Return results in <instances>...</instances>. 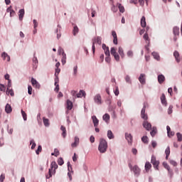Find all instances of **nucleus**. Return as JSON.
Here are the masks:
<instances>
[{"label": "nucleus", "mask_w": 182, "mask_h": 182, "mask_svg": "<svg viewBox=\"0 0 182 182\" xmlns=\"http://www.w3.org/2000/svg\"><path fill=\"white\" fill-rule=\"evenodd\" d=\"M127 55L128 58H132L133 56V51L132 50L127 51Z\"/></svg>", "instance_id": "56"}, {"label": "nucleus", "mask_w": 182, "mask_h": 182, "mask_svg": "<svg viewBox=\"0 0 182 182\" xmlns=\"http://www.w3.org/2000/svg\"><path fill=\"white\" fill-rule=\"evenodd\" d=\"M166 130H167L168 136L170 137V132H171V129L170 128V126L166 127Z\"/></svg>", "instance_id": "60"}, {"label": "nucleus", "mask_w": 182, "mask_h": 182, "mask_svg": "<svg viewBox=\"0 0 182 182\" xmlns=\"http://www.w3.org/2000/svg\"><path fill=\"white\" fill-rule=\"evenodd\" d=\"M60 130H62L63 133H62V136L65 139V137H66V127H63V125H62L60 127Z\"/></svg>", "instance_id": "31"}, {"label": "nucleus", "mask_w": 182, "mask_h": 182, "mask_svg": "<svg viewBox=\"0 0 182 182\" xmlns=\"http://www.w3.org/2000/svg\"><path fill=\"white\" fill-rule=\"evenodd\" d=\"M1 58H3L4 60H6L7 62H9L11 60V57L6 54V53H3L1 55Z\"/></svg>", "instance_id": "20"}, {"label": "nucleus", "mask_w": 182, "mask_h": 182, "mask_svg": "<svg viewBox=\"0 0 182 182\" xmlns=\"http://www.w3.org/2000/svg\"><path fill=\"white\" fill-rule=\"evenodd\" d=\"M151 164H153L154 168H156V170H159V164H160V162L156 159V156H152L151 160Z\"/></svg>", "instance_id": "7"}, {"label": "nucleus", "mask_w": 182, "mask_h": 182, "mask_svg": "<svg viewBox=\"0 0 182 182\" xmlns=\"http://www.w3.org/2000/svg\"><path fill=\"white\" fill-rule=\"evenodd\" d=\"M112 36H113V38H114L113 43H114V45H117V34L116 33V31H113L112 32Z\"/></svg>", "instance_id": "19"}, {"label": "nucleus", "mask_w": 182, "mask_h": 182, "mask_svg": "<svg viewBox=\"0 0 182 182\" xmlns=\"http://www.w3.org/2000/svg\"><path fill=\"white\" fill-rule=\"evenodd\" d=\"M173 33L174 36H178V35H180V28L177 26L173 27Z\"/></svg>", "instance_id": "13"}, {"label": "nucleus", "mask_w": 182, "mask_h": 182, "mask_svg": "<svg viewBox=\"0 0 182 182\" xmlns=\"http://www.w3.org/2000/svg\"><path fill=\"white\" fill-rule=\"evenodd\" d=\"M18 14L19 20L22 21L23 19V15H25V10L23 9H20Z\"/></svg>", "instance_id": "17"}, {"label": "nucleus", "mask_w": 182, "mask_h": 182, "mask_svg": "<svg viewBox=\"0 0 182 182\" xmlns=\"http://www.w3.org/2000/svg\"><path fill=\"white\" fill-rule=\"evenodd\" d=\"M144 39L148 45L150 43V38H149V34H147V33L144 35Z\"/></svg>", "instance_id": "35"}, {"label": "nucleus", "mask_w": 182, "mask_h": 182, "mask_svg": "<svg viewBox=\"0 0 182 182\" xmlns=\"http://www.w3.org/2000/svg\"><path fill=\"white\" fill-rule=\"evenodd\" d=\"M146 17L142 16V18H141V26L142 28H146Z\"/></svg>", "instance_id": "29"}, {"label": "nucleus", "mask_w": 182, "mask_h": 182, "mask_svg": "<svg viewBox=\"0 0 182 182\" xmlns=\"http://www.w3.org/2000/svg\"><path fill=\"white\" fill-rule=\"evenodd\" d=\"M95 43H98V45H102V37H96L92 39V53L95 54L96 50V47L95 46Z\"/></svg>", "instance_id": "5"}, {"label": "nucleus", "mask_w": 182, "mask_h": 182, "mask_svg": "<svg viewBox=\"0 0 182 182\" xmlns=\"http://www.w3.org/2000/svg\"><path fill=\"white\" fill-rule=\"evenodd\" d=\"M73 75L74 76H76V75H77V65H75L73 68Z\"/></svg>", "instance_id": "50"}, {"label": "nucleus", "mask_w": 182, "mask_h": 182, "mask_svg": "<svg viewBox=\"0 0 182 182\" xmlns=\"http://www.w3.org/2000/svg\"><path fill=\"white\" fill-rule=\"evenodd\" d=\"M64 164H65V161H63V158H59L58 160V164L59 166H63Z\"/></svg>", "instance_id": "41"}, {"label": "nucleus", "mask_w": 182, "mask_h": 182, "mask_svg": "<svg viewBox=\"0 0 182 182\" xmlns=\"http://www.w3.org/2000/svg\"><path fill=\"white\" fill-rule=\"evenodd\" d=\"M107 57L105 58V62H107V63H110V55H106Z\"/></svg>", "instance_id": "61"}, {"label": "nucleus", "mask_w": 182, "mask_h": 182, "mask_svg": "<svg viewBox=\"0 0 182 182\" xmlns=\"http://www.w3.org/2000/svg\"><path fill=\"white\" fill-rule=\"evenodd\" d=\"M102 49L105 50L106 56H110V50H109V47L107 46L106 44H102Z\"/></svg>", "instance_id": "11"}, {"label": "nucleus", "mask_w": 182, "mask_h": 182, "mask_svg": "<svg viewBox=\"0 0 182 182\" xmlns=\"http://www.w3.org/2000/svg\"><path fill=\"white\" fill-rule=\"evenodd\" d=\"M21 114L23 120L26 121L28 119V117H27L26 113L23 111V109H21Z\"/></svg>", "instance_id": "42"}, {"label": "nucleus", "mask_w": 182, "mask_h": 182, "mask_svg": "<svg viewBox=\"0 0 182 182\" xmlns=\"http://www.w3.org/2000/svg\"><path fill=\"white\" fill-rule=\"evenodd\" d=\"M5 112L6 113H11L12 112V107H11V105L9 104L6 105Z\"/></svg>", "instance_id": "25"}, {"label": "nucleus", "mask_w": 182, "mask_h": 182, "mask_svg": "<svg viewBox=\"0 0 182 182\" xmlns=\"http://www.w3.org/2000/svg\"><path fill=\"white\" fill-rule=\"evenodd\" d=\"M176 136H177L178 141H182V135H181V134L178 132L176 134Z\"/></svg>", "instance_id": "49"}, {"label": "nucleus", "mask_w": 182, "mask_h": 182, "mask_svg": "<svg viewBox=\"0 0 182 182\" xmlns=\"http://www.w3.org/2000/svg\"><path fill=\"white\" fill-rule=\"evenodd\" d=\"M169 163H170V164H171L174 167H176L177 166V162L174 160H170Z\"/></svg>", "instance_id": "54"}, {"label": "nucleus", "mask_w": 182, "mask_h": 182, "mask_svg": "<svg viewBox=\"0 0 182 182\" xmlns=\"http://www.w3.org/2000/svg\"><path fill=\"white\" fill-rule=\"evenodd\" d=\"M30 144H32V146H31L32 150H33V149H35V147H36V144L35 143V141H33V140L31 141Z\"/></svg>", "instance_id": "48"}, {"label": "nucleus", "mask_w": 182, "mask_h": 182, "mask_svg": "<svg viewBox=\"0 0 182 182\" xmlns=\"http://www.w3.org/2000/svg\"><path fill=\"white\" fill-rule=\"evenodd\" d=\"M31 85L36 89H41V84L33 77L31 78Z\"/></svg>", "instance_id": "8"}, {"label": "nucleus", "mask_w": 182, "mask_h": 182, "mask_svg": "<svg viewBox=\"0 0 182 182\" xmlns=\"http://www.w3.org/2000/svg\"><path fill=\"white\" fill-rule=\"evenodd\" d=\"M59 73H60V68H55V76H59Z\"/></svg>", "instance_id": "57"}, {"label": "nucleus", "mask_w": 182, "mask_h": 182, "mask_svg": "<svg viewBox=\"0 0 182 182\" xmlns=\"http://www.w3.org/2000/svg\"><path fill=\"white\" fill-rule=\"evenodd\" d=\"M161 102L164 106H167V100H166V95L163 94L161 97Z\"/></svg>", "instance_id": "27"}, {"label": "nucleus", "mask_w": 182, "mask_h": 182, "mask_svg": "<svg viewBox=\"0 0 182 182\" xmlns=\"http://www.w3.org/2000/svg\"><path fill=\"white\" fill-rule=\"evenodd\" d=\"M7 12H10V16L12 17V16H15L16 15V13H15V11L12 10V6H10L7 10H6Z\"/></svg>", "instance_id": "21"}, {"label": "nucleus", "mask_w": 182, "mask_h": 182, "mask_svg": "<svg viewBox=\"0 0 182 182\" xmlns=\"http://www.w3.org/2000/svg\"><path fill=\"white\" fill-rule=\"evenodd\" d=\"M163 164H164V167H165L166 170H170V166H168L167 163H164Z\"/></svg>", "instance_id": "64"}, {"label": "nucleus", "mask_w": 182, "mask_h": 182, "mask_svg": "<svg viewBox=\"0 0 182 182\" xmlns=\"http://www.w3.org/2000/svg\"><path fill=\"white\" fill-rule=\"evenodd\" d=\"M51 156H55V157H58V156H59V150H58L57 149H54V153H52Z\"/></svg>", "instance_id": "43"}, {"label": "nucleus", "mask_w": 182, "mask_h": 182, "mask_svg": "<svg viewBox=\"0 0 182 182\" xmlns=\"http://www.w3.org/2000/svg\"><path fill=\"white\" fill-rule=\"evenodd\" d=\"M94 101L97 105H102V96H100V94H97L94 97Z\"/></svg>", "instance_id": "9"}, {"label": "nucleus", "mask_w": 182, "mask_h": 182, "mask_svg": "<svg viewBox=\"0 0 182 182\" xmlns=\"http://www.w3.org/2000/svg\"><path fill=\"white\" fill-rule=\"evenodd\" d=\"M56 168H58L56 161H52L50 164V168L48 169V174L46 176V178H50V177L56 173Z\"/></svg>", "instance_id": "2"}, {"label": "nucleus", "mask_w": 182, "mask_h": 182, "mask_svg": "<svg viewBox=\"0 0 182 182\" xmlns=\"http://www.w3.org/2000/svg\"><path fill=\"white\" fill-rule=\"evenodd\" d=\"M86 92L84 90H80L79 93L77 94V97H85Z\"/></svg>", "instance_id": "28"}, {"label": "nucleus", "mask_w": 182, "mask_h": 182, "mask_svg": "<svg viewBox=\"0 0 182 182\" xmlns=\"http://www.w3.org/2000/svg\"><path fill=\"white\" fill-rule=\"evenodd\" d=\"M4 180H5V174H1L0 176V181L4 182Z\"/></svg>", "instance_id": "63"}, {"label": "nucleus", "mask_w": 182, "mask_h": 182, "mask_svg": "<svg viewBox=\"0 0 182 182\" xmlns=\"http://www.w3.org/2000/svg\"><path fill=\"white\" fill-rule=\"evenodd\" d=\"M73 107V103L70 100H67V109H68V110H72Z\"/></svg>", "instance_id": "26"}, {"label": "nucleus", "mask_w": 182, "mask_h": 182, "mask_svg": "<svg viewBox=\"0 0 182 182\" xmlns=\"http://www.w3.org/2000/svg\"><path fill=\"white\" fill-rule=\"evenodd\" d=\"M102 119L106 123H108L109 120H110V115H109V114H105L103 115Z\"/></svg>", "instance_id": "30"}, {"label": "nucleus", "mask_w": 182, "mask_h": 182, "mask_svg": "<svg viewBox=\"0 0 182 182\" xmlns=\"http://www.w3.org/2000/svg\"><path fill=\"white\" fill-rule=\"evenodd\" d=\"M151 132L150 134L151 136V137H154L156 136V134H157V128L156 127H153L151 129Z\"/></svg>", "instance_id": "16"}, {"label": "nucleus", "mask_w": 182, "mask_h": 182, "mask_svg": "<svg viewBox=\"0 0 182 182\" xmlns=\"http://www.w3.org/2000/svg\"><path fill=\"white\" fill-rule=\"evenodd\" d=\"M56 85H59V75L55 76V86H56Z\"/></svg>", "instance_id": "55"}, {"label": "nucleus", "mask_w": 182, "mask_h": 182, "mask_svg": "<svg viewBox=\"0 0 182 182\" xmlns=\"http://www.w3.org/2000/svg\"><path fill=\"white\" fill-rule=\"evenodd\" d=\"M58 53H59V55H63V53H65V51L63 50V48H60L58 49Z\"/></svg>", "instance_id": "62"}, {"label": "nucleus", "mask_w": 182, "mask_h": 182, "mask_svg": "<svg viewBox=\"0 0 182 182\" xmlns=\"http://www.w3.org/2000/svg\"><path fill=\"white\" fill-rule=\"evenodd\" d=\"M125 139L127 140L129 144L133 143V136H132V134L125 133Z\"/></svg>", "instance_id": "10"}, {"label": "nucleus", "mask_w": 182, "mask_h": 182, "mask_svg": "<svg viewBox=\"0 0 182 182\" xmlns=\"http://www.w3.org/2000/svg\"><path fill=\"white\" fill-rule=\"evenodd\" d=\"M6 95H7L8 96H11V97H14L15 96V93L14 92V90L9 88V87H7V90L6 91Z\"/></svg>", "instance_id": "14"}, {"label": "nucleus", "mask_w": 182, "mask_h": 182, "mask_svg": "<svg viewBox=\"0 0 182 182\" xmlns=\"http://www.w3.org/2000/svg\"><path fill=\"white\" fill-rule=\"evenodd\" d=\"M110 52L111 55L114 56L115 60H117V62H119V60H120V55H119L117 52H116V48H114V47L111 48Z\"/></svg>", "instance_id": "6"}, {"label": "nucleus", "mask_w": 182, "mask_h": 182, "mask_svg": "<svg viewBox=\"0 0 182 182\" xmlns=\"http://www.w3.org/2000/svg\"><path fill=\"white\" fill-rule=\"evenodd\" d=\"M118 8L119 9V11L123 14L124 12V7L122 6L120 4H118Z\"/></svg>", "instance_id": "44"}, {"label": "nucleus", "mask_w": 182, "mask_h": 182, "mask_svg": "<svg viewBox=\"0 0 182 182\" xmlns=\"http://www.w3.org/2000/svg\"><path fill=\"white\" fill-rule=\"evenodd\" d=\"M107 137L110 140H112V139H114V135L113 134V132H112V130H108V132H107Z\"/></svg>", "instance_id": "32"}, {"label": "nucleus", "mask_w": 182, "mask_h": 182, "mask_svg": "<svg viewBox=\"0 0 182 182\" xmlns=\"http://www.w3.org/2000/svg\"><path fill=\"white\" fill-rule=\"evenodd\" d=\"M78 145H79V137L75 136V141L71 144V147H77Z\"/></svg>", "instance_id": "22"}, {"label": "nucleus", "mask_w": 182, "mask_h": 182, "mask_svg": "<svg viewBox=\"0 0 182 182\" xmlns=\"http://www.w3.org/2000/svg\"><path fill=\"white\" fill-rule=\"evenodd\" d=\"M173 56L176 60V62H180V60H181V58H180V53H178V51H175L173 53Z\"/></svg>", "instance_id": "24"}, {"label": "nucleus", "mask_w": 182, "mask_h": 182, "mask_svg": "<svg viewBox=\"0 0 182 182\" xmlns=\"http://www.w3.org/2000/svg\"><path fill=\"white\" fill-rule=\"evenodd\" d=\"M111 9L112 12H117L118 11L117 6H114V4H113Z\"/></svg>", "instance_id": "51"}, {"label": "nucleus", "mask_w": 182, "mask_h": 182, "mask_svg": "<svg viewBox=\"0 0 182 182\" xmlns=\"http://www.w3.org/2000/svg\"><path fill=\"white\" fill-rule=\"evenodd\" d=\"M151 168V164L150 162L147 161L145 164V170L146 171H149Z\"/></svg>", "instance_id": "34"}, {"label": "nucleus", "mask_w": 182, "mask_h": 182, "mask_svg": "<svg viewBox=\"0 0 182 182\" xmlns=\"http://www.w3.org/2000/svg\"><path fill=\"white\" fill-rule=\"evenodd\" d=\"M43 122L44 123V125L48 127L49 126V119H46L45 117L43 118Z\"/></svg>", "instance_id": "37"}, {"label": "nucleus", "mask_w": 182, "mask_h": 182, "mask_svg": "<svg viewBox=\"0 0 182 182\" xmlns=\"http://www.w3.org/2000/svg\"><path fill=\"white\" fill-rule=\"evenodd\" d=\"M141 141L144 143L145 144H147L149 143V137L147 136H144L141 138Z\"/></svg>", "instance_id": "36"}, {"label": "nucleus", "mask_w": 182, "mask_h": 182, "mask_svg": "<svg viewBox=\"0 0 182 182\" xmlns=\"http://www.w3.org/2000/svg\"><path fill=\"white\" fill-rule=\"evenodd\" d=\"M78 33H79V28H77L76 26H74V28L73 30V33L74 36H75V35Z\"/></svg>", "instance_id": "39"}, {"label": "nucleus", "mask_w": 182, "mask_h": 182, "mask_svg": "<svg viewBox=\"0 0 182 182\" xmlns=\"http://www.w3.org/2000/svg\"><path fill=\"white\" fill-rule=\"evenodd\" d=\"M139 80L141 85H146V75L141 74Z\"/></svg>", "instance_id": "12"}, {"label": "nucleus", "mask_w": 182, "mask_h": 182, "mask_svg": "<svg viewBox=\"0 0 182 182\" xmlns=\"http://www.w3.org/2000/svg\"><path fill=\"white\" fill-rule=\"evenodd\" d=\"M5 90H6L5 85H4L2 84H0V91L1 92H5Z\"/></svg>", "instance_id": "59"}, {"label": "nucleus", "mask_w": 182, "mask_h": 182, "mask_svg": "<svg viewBox=\"0 0 182 182\" xmlns=\"http://www.w3.org/2000/svg\"><path fill=\"white\" fill-rule=\"evenodd\" d=\"M166 160H168V156H170V146H168L165 150Z\"/></svg>", "instance_id": "33"}, {"label": "nucleus", "mask_w": 182, "mask_h": 182, "mask_svg": "<svg viewBox=\"0 0 182 182\" xmlns=\"http://www.w3.org/2000/svg\"><path fill=\"white\" fill-rule=\"evenodd\" d=\"M33 65H35V69H36V68H38V58H35L33 59Z\"/></svg>", "instance_id": "47"}, {"label": "nucleus", "mask_w": 182, "mask_h": 182, "mask_svg": "<svg viewBox=\"0 0 182 182\" xmlns=\"http://www.w3.org/2000/svg\"><path fill=\"white\" fill-rule=\"evenodd\" d=\"M41 151H42V146L39 145L36 153V154H39V153H41Z\"/></svg>", "instance_id": "53"}, {"label": "nucleus", "mask_w": 182, "mask_h": 182, "mask_svg": "<svg viewBox=\"0 0 182 182\" xmlns=\"http://www.w3.org/2000/svg\"><path fill=\"white\" fill-rule=\"evenodd\" d=\"M62 59H61V62L63 63V65H65V63H66V53H63V55H62Z\"/></svg>", "instance_id": "40"}, {"label": "nucleus", "mask_w": 182, "mask_h": 182, "mask_svg": "<svg viewBox=\"0 0 182 182\" xmlns=\"http://www.w3.org/2000/svg\"><path fill=\"white\" fill-rule=\"evenodd\" d=\"M98 150L101 153H106V151H107V141H105V139H100Z\"/></svg>", "instance_id": "3"}, {"label": "nucleus", "mask_w": 182, "mask_h": 182, "mask_svg": "<svg viewBox=\"0 0 182 182\" xmlns=\"http://www.w3.org/2000/svg\"><path fill=\"white\" fill-rule=\"evenodd\" d=\"M152 56H154V59H156V60H160V55H159V53L156 52L152 53Z\"/></svg>", "instance_id": "38"}, {"label": "nucleus", "mask_w": 182, "mask_h": 182, "mask_svg": "<svg viewBox=\"0 0 182 182\" xmlns=\"http://www.w3.org/2000/svg\"><path fill=\"white\" fill-rule=\"evenodd\" d=\"M129 167L131 171H133L134 175L136 176V177H139V176H140L141 169L137 165L133 166L131 165V164H129Z\"/></svg>", "instance_id": "4"}, {"label": "nucleus", "mask_w": 182, "mask_h": 182, "mask_svg": "<svg viewBox=\"0 0 182 182\" xmlns=\"http://www.w3.org/2000/svg\"><path fill=\"white\" fill-rule=\"evenodd\" d=\"M125 80H126L127 83L132 84V80L130 79V76L127 75L125 77Z\"/></svg>", "instance_id": "45"}, {"label": "nucleus", "mask_w": 182, "mask_h": 182, "mask_svg": "<svg viewBox=\"0 0 182 182\" xmlns=\"http://www.w3.org/2000/svg\"><path fill=\"white\" fill-rule=\"evenodd\" d=\"M32 90H33L32 86L28 85V95H32Z\"/></svg>", "instance_id": "52"}, {"label": "nucleus", "mask_w": 182, "mask_h": 182, "mask_svg": "<svg viewBox=\"0 0 182 182\" xmlns=\"http://www.w3.org/2000/svg\"><path fill=\"white\" fill-rule=\"evenodd\" d=\"M118 53L121 56L122 59H124V50H123V48L121 46L119 47L118 48Z\"/></svg>", "instance_id": "15"}, {"label": "nucleus", "mask_w": 182, "mask_h": 182, "mask_svg": "<svg viewBox=\"0 0 182 182\" xmlns=\"http://www.w3.org/2000/svg\"><path fill=\"white\" fill-rule=\"evenodd\" d=\"M168 113L169 114H171V113H173V105H170L168 109Z\"/></svg>", "instance_id": "58"}, {"label": "nucleus", "mask_w": 182, "mask_h": 182, "mask_svg": "<svg viewBox=\"0 0 182 182\" xmlns=\"http://www.w3.org/2000/svg\"><path fill=\"white\" fill-rule=\"evenodd\" d=\"M141 119H144V120H145L142 124L143 127H144V129H146V130H147L148 132H149V130H151V124L147 122L148 117L147 114H146V106H144L141 111Z\"/></svg>", "instance_id": "1"}, {"label": "nucleus", "mask_w": 182, "mask_h": 182, "mask_svg": "<svg viewBox=\"0 0 182 182\" xmlns=\"http://www.w3.org/2000/svg\"><path fill=\"white\" fill-rule=\"evenodd\" d=\"M165 80H166V77H164V75H159L158 76V82L159 83H160V85H161V83H163V82H164Z\"/></svg>", "instance_id": "23"}, {"label": "nucleus", "mask_w": 182, "mask_h": 182, "mask_svg": "<svg viewBox=\"0 0 182 182\" xmlns=\"http://www.w3.org/2000/svg\"><path fill=\"white\" fill-rule=\"evenodd\" d=\"M92 122L94 123V126L95 127H97V126H99V119L95 115L92 117Z\"/></svg>", "instance_id": "18"}, {"label": "nucleus", "mask_w": 182, "mask_h": 182, "mask_svg": "<svg viewBox=\"0 0 182 182\" xmlns=\"http://www.w3.org/2000/svg\"><path fill=\"white\" fill-rule=\"evenodd\" d=\"M68 171L73 173V171L72 170V165L69 161L68 162Z\"/></svg>", "instance_id": "46"}]
</instances>
